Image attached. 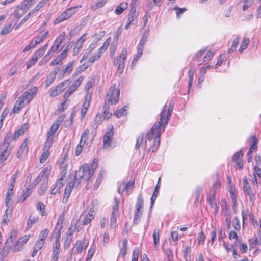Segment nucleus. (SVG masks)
I'll use <instances>...</instances> for the list:
<instances>
[{
	"instance_id": "obj_52",
	"label": "nucleus",
	"mask_w": 261,
	"mask_h": 261,
	"mask_svg": "<svg viewBox=\"0 0 261 261\" xmlns=\"http://www.w3.org/2000/svg\"><path fill=\"white\" fill-rule=\"evenodd\" d=\"M18 230L16 229H13L10 233L9 239L7 240V242H13L17 236Z\"/></svg>"
},
{
	"instance_id": "obj_48",
	"label": "nucleus",
	"mask_w": 261,
	"mask_h": 261,
	"mask_svg": "<svg viewBox=\"0 0 261 261\" xmlns=\"http://www.w3.org/2000/svg\"><path fill=\"white\" fill-rule=\"evenodd\" d=\"M89 134V130L88 129H85L81 136L80 142L82 143V144H85Z\"/></svg>"
},
{
	"instance_id": "obj_39",
	"label": "nucleus",
	"mask_w": 261,
	"mask_h": 261,
	"mask_svg": "<svg viewBox=\"0 0 261 261\" xmlns=\"http://www.w3.org/2000/svg\"><path fill=\"white\" fill-rule=\"evenodd\" d=\"M106 4V0H99L97 2L95 5H92L90 6V8L92 10H95L97 9L100 8L104 6Z\"/></svg>"
},
{
	"instance_id": "obj_43",
	"label": "nucleus",
	"mask_w": 261,
	"mask_h": 261,
	"mask_svg": "<svg viewBox=\"0 0 261 261\" xmlns=\"http://www.w3.org/2000/svg\"><path fill=\"white\" fill-rule=\"evenodd\" d=\"M142 215V213L141 211H136L133 219V224H137L140 221V218Z\"/></svg>"
},
{
	"instance_id": "obj_21",
	"label": "nucleus",
	"mask_w": 261,
	"mask_h": 261,
	"mask_svg": "<svg viewBox=\"0 0 261 261\" xmlns=\"http://www.w3.org/2000/svg\"><path fill=\"white\" fill-rule=\"evenodd\" d=\"M50 170L51 168L50 167L44 168L38 176L42 178V181H48L50 173Z\"/></svg>"
},
{
	"instance_id": "obj_30",
	"label": "nucleus",
	"mask_w": 261,
	"mask_h": 261,
	"mask_svg": "<svg viewBox=\"0 0 261 261\" xmlns=\"http://www.w3.org/2000/svg\"><path fill=\"white\" fill-rule=\"evenodd\" d=\"M49 0H42L36 6V7L32 10V11L30 12L31 15H33L35 12L39 11L41 9L45 6V5L47 4V2H49Z\"/></svg>"
},
{
	"instance_id": "obj_36",
	"label": "nucleus",
	"mask_w": 261,
	"mask_h": 261,
	"mask_svg": "<svg viewBox=\"0 0 261 261\" xmlns=\"http://www.w3.org/2000/svg\"><path fill=\"white\" fill-rule=\"evenodd\" d=\"M32 193V190L30 187H27L23 191L22 194L21 195L19 201L21 202L25 201V200Z\"/></svg>"
},
{
	"instance_id": "obj_7",
	"label": "nucleus",
	"mask_w": 261,
	"mask_h": 261,
	"mask_svg": "<svg viewBox=\"0 0 261 261\" xmlns=\"http://www.w3.org/2000/svg\"><path fill=\"white\" fill-rule=\"evenodd\" d=\"M138 12H136L134 8H132L129 11L127 22L125 25V29L127 30L131 25H135L137 22V18L138 17Z\"/></svg>"
},
{
	"instance_id": "obj_61",
	"label": "nucleus",
	"mask_w": 261,
	"mask_h": 261,
	"mask_svg": "<svg viewBox=\"0 0 261 261\" xmlns=\"http://www.w3.org/2000/svg\"><path fill=\"white\" fill-rule=\"evenodd\" d=\"M233 226L234 229L237 231L239 230L241 228L240 220L237 217L233 220Z\"/></svg>"
},
{
	"instance_id": "obj_57",
	"label": "nucleus",
	"mask_w": 261,
	"mask_h": 261,
	"mask_svg": "<svg viewBox=\"0 0 261 261\" xmlns=\"http://www.w3.org/2000/svg\"><path fill=\"white\" fill-rule=\"evenodd\" d=\"M54 53H54L50 49H49L47 54L42 59V61L44 62V63H45V64L49 61V60L52 57Z\"/></svg>"
},
{
	"instance_id": "obj_25",
	"label": "nucleus",
	"mask_w": 261,
	"mask_h": 261,
	"mask_svg": "<svg viewBox=\"0 0 261 261\" xmlns=\"http://www.w3.org/2000/svg\"><path fill=\"white\" fill-rule=\"evenodd\" d=\"M48 44H45L42 47L38 49L33 56L38 60L45 53L48 47Z\"/></svg>"
},
{
	"instance_id": "obj_53",
	"label": "nucleus",
	"mask_w": 261,
	"mask_h": 261,
	"mask_svg": "<svg viewBox=\"0 0 261 261\" xmlns=\"http://www.w3.org/2000/svg\"><path fill=\"white\" fill-rule=\"evenodd\" d=\"M49 230L45 228L40 231V234H39V240H42L43 241H44V240L46 239L47 238V236L48 234Z\"/></svg>"
},
{
	"instance_id": "obj_8",
	"label": "nucleus",
	"mask_w": 261,
	"mask_h": 261,
	"mask_svg": "<svg viewBox=\"0 0 261 261\" xmlns=\"http://www.w3.org/2000/svg\"><path fill=\"white\" fill-rule=\"evenodd\" d=\"M37 88L36 87H34L25 91L20 97L23 98V101L25 102L29 103L37 93Z\"/></svg>"
},
{
	"instance_id": "obj_9",
	"label": "nucleus",
	"mask_w": 261,
	"mask_h": 261,
	"mask_svg": "<svg viewBox=\"0 0 261 261\" xmlns=\"http://www.w3.org/2000/svg\"><path fill=\"white\" fill-rule=\"evenodd\" d=\"M59 126H60L55 123L51 126L49 130L47 133V140L46 141L47 144V147H48L50 144H53V143L54 141V135L58 129Z\"/></svg>"
},
{
	"instance_id": "obj_35",
	"label": "nucleus",
	"mask_w": 261,
	"mask_h": 261,
	"mask_svg": "<svg viewBox=\"0 0 261 261\" xmlns=\"http://www.w3.org/2000/svg\"><path fill=\"white\" fill-rule=\"evenodd\" d=\"M75 61H73L68 63L66 67L63 71V76H66L69 75L72 70L73 66Z\"/></svg>"
},
{
	"instance_id": "obj_37",
	"label": "nucleus",
	"mask_w": 261,
	"mask_h": 261,
	"mask_svg": "<svg viewBox=\"0 0 261 261\" xmlns=\"http://www.w3.org/2000/svg\"><path fill=\"white\" fill-rule=\"evenodd\" d=\"M127 4L126 3H121L119 6H118L115 11L117 15H120L127 8Z\"/></svg>"
},
{
	"instance_id": "obj_14",
	"label": "nucleus",
	"mask_w": 261,
	"mask_h": 261,
	"mask_svg": "<svg viewBox=\"0 0 261 261\" xmlns=\"http://www.w3.org/2000/svg\"><path fill=\"white\" fill-rule=\"evenodd\" d=\"M87 33L82 35L76 42L75 46L74 47V55H76L79 54L81 49L82 48L84 43L86 40V36Z\"/></svg>"
},
{
	"instance_id": "obj_50",
	"label": "nucleus",
	"mask_w": 261,
	"mask_h": 261,
	"mask_svg": "<svg viewBox=\"0 0 261 261\" xmlns=\"http://www.w3.org/2000/svg\"><path fill=\"white\" fill-rule=\"evenodd\" d=\"M100 58V55L99 54L94 53L88 58V62L92 64L97 61Z\"/></svg>"
},
{
	"instance_id": "obj_58",
	"label": "nucleus",
	"mask_w": 261,
	"mask_h": 261,
	"mask_svg": "<svg viewBox=\"0 0 261 261\" xmlns=\"http://www.w3.org/2000/svg\"><path fill=\"white\" fill-rule=\"evenodd\" d=\"M54 53H54L50 49H49L47 54L42 59V61L44 62V63H45V64L49 61V60L52 57Z\"/></svg>"
},
{
	"instance_id": "obj_3",
	"label": "nucleus",
	"mask_w": 261,
	"mask_h": 261,
	"mask_svg": "<svg viewBox=\"0 0 261 261\" xmlns=\"http://www.w3.org/2000/svg\"><path fill=\"white\" fill-rule=\"evenodd\" d=\"M119 95L120 90L117 84H114L110 88L105 102L107 105H115L119 101Z\"/></svg>"
},
{
	"instance_id": "obj_24",
	"label": "nucleus",
	"mask_w": 261,
	"mask_h": 261,
	"mask_svg": "<svg viewBox=\"0 0 261 261\" xmlns=\"http://www.w3.org/2000/svg\"><path fill=\"white\" fill-rule=\"evenodd\" d=\"M27 11L20 5L17 6L14 12V16L17 20L19 19Z\"/></svg>"
},
{
	"instance_id": "obj_5",
	"label": "nucleus",
	"mask_w": 261,
	"mask_h": 261,
	"mask_svg": "<svg viewBox=\"0 0 261 261\" xmlns=\"http://www.w3.org/2000/svg\"><path fill=\"white\" fill-rule=\"evenodd\" d=\"M114 203L115 204L112 208L110 217V227L112 229H114L116 226L117 218L119 215V199L115 197L114 198Z\"/></svg>"
},
{
	"instance_id": "obj_29",
	"label": "nucleus",
	"mask_w": 261,
	"mask_h": 261,
	"mask_svg": "<svg viewBox=\"0 0 261 261\" xmlns=\"http://www.w3.org/2000/svg\"><path fill=\"white\" fill-rule=\"evenodd\" d=\"M49 0H42L36 6V7L32 10V11L30 12L31 15H33L35 12L39 11L41 9L45 6V5L47 4V2H49Z\"/></svg>"
},
{
	"instance_id": "obj_19",
	"label": "nucleus",
	"mask_w": 261,
	"mask_h": 261,
	"mask_svg": "<svg viewBox=\"0 0 261 261\" xmlns=\"http://www.w3.org/2000/svg\"><path fill=\"white\" fill-rule=\"evenodd\" d=\"M260 234L258 237L252 238L249 240L250 248H256L257 246L261 245V230L259 231Z\"/></svg>"
},
{
	"instance_id": "obj_6",
	"label": "nucleus",
	"mask_w": 261,
	"mask_h": 261,
	"mask_svg": "<svg viewBox=\"0 0 261 261\" xmlns=\"http://www.w3.org/2000/svg\"><path fill=\"white\" fill-rule=\"evenodd\" d=\"M70 84L69 80H65L55 88H51L49 91V95L51 97H56L60 94Z\"/></svg>"
},
{
	"instance_id": "obj_47",
	"label": "nucleus",
	"mask_w": 261,
	"mask_h": 261,
	"mask_svg": "<svg viewBox=\"0 0 261 261\" xmlns=\"http://www.w3.org/2000/svg\"><path fill=\"white\" fill-rule=\"evenodd\" d=\"M93 47L92 46H89L86 49L85 53L84 54L81 60V62H83L88 59L89 55L92 53Z\"/></svg>"
},
{
	"instance_id": "obj_33",
	"label": "nucleus",
	"mask_w": 261,
	"mask_h": 261,
	"mask_svg": "<svg viewBox=\"0 0 261 261\" xmlns=\"http://www.w3.org/2000/svg\"><path fill=\"white\" fill-rule=\"evenodd\" d=\"M36 0H24L21 4L20 6L27 11L32 6L34 5Z\"/></svg>"
},
{
	"instance_id": "obj_28",
	"label": "nucleus",
	"mask_w": 261,
	"mask_h": 261,
	"mask_svg": "<svg viewBox=\"0 0 261 261\" xmlns=\"http://www.w3.org/2000/svg\"><path fill=\"white\" fill-rule=\"evenodd\" d=\"M160 180H161V178H160L159 179V180H158V184L157 185H156L154 189V191H153V194H152V195L151 197V199H150V200H151V207L152 206V205H153L156 198H157V196H158V194L159 193V188H160Z\"/></svg>"
},
{
	"instance_id": "obj_31",
	"label": "nucleus",
	"mask_w": 261,
	"mask_h": 261,
	"mask_svg": "<svg viewBox=\"0 0 261 261\" xmlns=\"http://www.w3.org/2000/svg\"><path fill=\"white\" fill-rule=\"evenodd\" d=\"M44 242L42 240H39L36 242L34 247V251L32 254V257H34L36 255L38 251L42 248V247L44 245Z\"/></svg>"
},
{
	"instance_id": "obj_20",
	"label": "nucleus",
	"mask_w": 261,
	"mask_h": 261,
	"mask_svg": "<svg viewBox=\"0 0 261 261\" xmlns=\"http://www.w3.org/2000/svg\"><path fill=\"white\" fill-rule=\"evenodd\" d=\"M249 141L250 146L249 151L250 152H253L257 149L258 140L255 135H252L249 139Z\"/></svg>"
},
{
	"instance_id": "obj_1",
	"label": "nucleus",
	"mask_w": 261,
	"mask_h": 261,
	"mask_svg": "<svg viewBox=\"0 0 261 261\" xmlns=\"http://www.w3.org/2000/svg\"><path fill=\"white\" fill-rule=\"evenodd\" d=\"M167 105L166 104L162 111L160 114V121L158 123L155 124L151 128L150 132H148L146 136V138L150 140L154 137L152 152H155L157 149L160 143V136L162 130L164 131L166 125L167 124L170 120V118L173 111V105L170 103L167 113L166 115V118L164 119L165 116V112L166 109Z\"/></svg>"
},
{
	"instance_id": "obj_13",
	"label": "nucleus",
	"mask_w": 261,
	"mask_h": 261,
	"mask_svg": "<svg viewBox=\"0 0 261 261\" xmlns=\"http://www.w3.org/2000/svg\"><path fill=\"white\" fill-rule=\"evenodd\" d=\"M66 172L65 170L64 169L62 171V174H63L62 176L61 177V178L57 182L55 186L53 189H51L50 191V194L52 195H55L57 193H58L60 192V189L63 186V183L62 182V180L63 177H65V174Z\"/></svg>"
},
{
	"instance_id": "obj_27",
	"label": "nucleus",
	"mask_w": 261,
	"mask_h": 261,
	"mask_svg": "<svg viewBox=\"0 0 261 261\" xmlns=\"http://www.w3.org/2000/svg\"><path fill=\"white\" fill-rule=\"evenodd\" d=\"M82 217H84V218L83 224L84 225H87L89 224L94 218V211H90L86 217L82 215L80 218L81 219Z\"/></svg>"
},
{
	"instance_id": "obj_45",
	"label": "nucleus",
	"mask_w": 261,
	"mask_h": 261,
	"mask_svg": "<svg viewBox=\"0 0 261 261\" xmlns=\"http://www.w3.org/2000/svg\"><path fill=\"white\" fill-rule=\"evenodd\" d=\"M240 42L239 37H236L233 41L230 49L229 50V53L233 52L236 48Z\"/></svg>"
},
{
	"instance_id": "obj_12",
	"label": "nucleus",
	"mask_w": 261,
	"mask_h": 261,
	"mask_svg": "<svg viewBox=\"0 0 261 261\" xmlns=\"http://www.w3.org/2000/svg\"><path fill=\"white\" fill-rule=\"evenodd\" d=\"M74 187V184H72V182H70L69 184L66 186L64 191V195L62 199L63 203L66 204L67 203L68 199L70 197V194Z\"/></svg>"
},
{
	"instance_id": "obj_22",
	"label": "nucleus",
	"mask_w": 261,
	"mask_h": 261,
	"mask_svg": "<svg viewBox=\"0 0 261 261\" xmlns=\"http://www.w3.org/2000/svg\"><path fill=\"white\" fill-rule=\"evenodd\" d=\"M47 142L45 143V145L44 148L43 152L42 153L40 158V162L41 163H43L48 158L50 155V152L49 151L50 148L52 144H50V145L47 147Z\"/></svg>"
},
{
	"instance_id": "obj_51",
	"label": "nucleus",
	"mask_w": 261,
	"mask_h": 261,
	"mask_svg": "<svg viewBox=\"0 0 261 261\" xmlns=\"http://www.w3.org/2000/svg\"><path fill=\"white\" fill-rule=\"evenodd\" d=\"M111 105H107L106 102H105V105L103 106V117L105 119H109L111 115V114H109V107Z\"/></svg>"
},
{
	"instance_id": "obj_56",
	"label": "nucleus",
	"mask_w": 261,
	"mask_h": 261,
	"mask_svg": "<svg viewBox=\"0 0 261 261\" xmlns=\"http://www.w3.org/2000/svg\"><path fill=\"white\" fill-rule=\"evenodd\" d=\"M37 60L35 58L33 55L31 58L27 62V69H28L31 68L32 66L35 64L37 62Z\"/></svg>"
},
{
	"instance_id": "obj_23",
	"label": "nucleus",
	"mask_w": 261,
	"mask_h": 261,
	"mask_svg": "<svg viewBox=\"0 0 261 261\" xmlns=\"http://www.w3.org/2000/svg\"><path fill=\"white\" fill-rule=\"evenodd\" d=\"M41 42V40L38 37L34 38V40H32L23 50V52H27L31 49L35 48L38 44Z\"/></svg>"
},
{
	"instance_id": "obj_17",
	"label": "nucleus",
	"mask_w": 261,
	"mask_h": 261,
	"mask_svg": "<svg viewBox=\"0 0 261 261\" xmlns=\"http://www.w3.org/2000/svg\"><path fill=\"white\" fill-rule=\"evenodd\" d=\"M87 246V243L85 240H77L74 246L75 252L80 254Z\"/></svg>"
},
{
	"instance_id": "obj_34",
	"label": "nucleus",
	"mask_w": 261,
	"mask_h": 261,
	"mask_svg": "<svg viewBox=\"0 0 261 261\" xmlns=\"http://www.w3.org/2000/svg\"><path fill=\"white\" fill-rule=\"evenodd\" d=\"M127 241L126 239L122 240V247L120 248V255L124 258L127 253Z\"/></svg>"
},
{
	"instance_id": "obj_40",
	"label": "nucleus",
	"mask_w": 261,
	"mask_h": 261,
	"mask_svg": "<svg viewBox=\"0 0 261 261\" xmlns=\"http://www.w3.org/2000/svg\"><path fill=\"white\" fill-rule=\"evenodd\" d=\"M143 205V199L141 194H139L138 198L136 204V211H140V208L142 207Z\"/></svg>"
},
{
	"instance_id": "obj_59",
	"label": "nucleus",
	"mask_w": 261,
	"mask_h": 261,
	"mask_svg": "<svg viewBox=\"0 0 261 261\" xmlns=\"http://www.w3.org/2000/svg\"><path fill=\"white\" fill-rule=\"evenodd\" d=\"M54 53H54L50 49H49L47 54L42 59V61L44 62V63H45V64L49 61V60L52 57Z\"/></svg>"
},
{
	"instance_id": "obj_15",
	"label": "nucleus",
	"mask_w": 261,
	"mask_h": 261,
	"mask_svg": "<svg viewBox=\"0 0 261 261\" xmlns=\"http://www.w3.org/2000/svg\"><path fill=\"white\" fill-rule=\"evenodd\" d=\"M58 71L59 69L55 70L54 71L51 72L47 76L45 84V88H47L52 84L56 77V75L58 74Z\"/></svg>"
},
{
	"instance_id": "obj_64",
	"label": "nucleus",
	"mask_w": 261,
	"mask_h": 261,
	"mask_svg": "<svg viewBox=\"0 0 261 261\" xmlns=\"http://www.w3.org/2000/svg\"><path fill=\"white\" fill-rule=\"evenodd\" d=\"M61 43L60 42H58V40L55 39L54 44H53L52 46L49 49H50L54 53H55L59 49V46L61 45Z\"/></svg>"
},
{
	"instance_id": "obj_2",
	"label": "nucleus",
	"mask_w": 261,
	"mask_h": 261,
	"mask_svg": "<svg viewBox=\"0 0 261 261\" xmlns=\"http://www.w3.org/2000/svg\"><path fill=\"white\" fill-rule=\"evenodd\" d=\"M95 169V167L94 164L82 165L78 171H76L71 182L74 184V186H77L84 179L87 182H89L94 175Z\"/></svg>"
},
{
	"instance_id": "obj_54",
	"label": "nucleus",
	"mask_w": 261,
	"mask_h": 261,
	"mask_svg": "<svg viewBox=\"0 0 261 261\" xmlns=\"http://www.w3.org/2000/svg\"><path fill=\"white\" fill-rule=\"evenodd\" d=\"M31 14L29 13L21 21L18 23L15 27V30H16L18 28H19L23 23H24L31 16Z\"/></svg>"
},
{
	"instance_id": "obj_32",
	"label": "nucleus",
	"mask_w": 261,
	"mask_h": 261,
	"mask_svg": "<svg viewBox=\"0 0 261 261\" xmlns=\"http://www.w3.org/2000/svg\"><path fill=\"white\" fill-rule=\"evenodd\" d=\"M153 244L156 247L160 242V229L158 227H155L153 232Z\"/></svg>"
},
{
	"instance_id": "obj_10",
	"label": "nucleus",
	"mask_w": 261,
	"mask_h": 261,
	"mask_svg": "<svg viewBox=\"0 0 261 261\" xmlns=\"http://www.w3.org/2000/svg\"><path fill=\"white\" fill-rule=\"evenodd\" d=\"M64 219L65 217L64 214L59 215L54 230V232L56 233V235L58 236V238L60 237L61 230L63 228V223Z\"/></svg>"
},
{
	"instance_id": "obj_41",
	"label": "nucleus",
	"mask_w": 261,
	"mask_h": 261,
	"mask_svg": "<svg viewBox=\"0 0 261 261\" xmlns=\"http://www.w3.org/2000/svg\"><path fill=\"white\" fill-rule=\"evenodd\" d=\"M48 181H42L39 189L38 190V193L40 195H43L45 194L47 189Z\"/></svg>"
},
{
	"instance_id": "obj_63",
	"label": "nucleus",
	"mask_w": 261,
	"mask_h": 261,
	"mask_svg": "<svg viewBox=\"0 0 261 261\" xmlns=\"http://www.w3.org/2000/svg\"><path fill=\"white\" fill-rule=\"evenodd\" d=\"M127 55V50L126 48H123L122 50L121 54L119 56V62L123 61L125 62Z\"/></svg>"
},
{
	"instance_id": "obj_55",
	"label": "nucleus",
	"mask_w": 261,
	"mask_h": 261,
	"mask_svg": "<svg viewBox=\"0 0 261 261\" xmlns=\"http://www.w3.org/2000/svg\"><path fill=\"white\" fill-rule=\"evenodd\" d=\"M84 80L83 76H80L77 80H76L71 85V86L76 89L81 84Z\"/></svg>"
},
{
	"instance_id": "obj_42",
	"label": "nucleus",
	"mask_w": 261,
	"mask_h": 261,
	"mask_svg": "<svg viewBox=\"0 0 261 261\" xmlns=\"http://www.w3.org/2000/svg\"><path fill=\"white\" fill-rule=\"evenodd\" d=\"M13 190L12 188H9L7 190L6 196L5 197V205L6 206H8V203L11 199L13 195Z\"/></svg>"
},
{
	"instance_id": "obj_26",
	"label": "nucleus",
	"mask_w": 261,
	"mask_h": 261,
	"mask_svg": "<svg viewBox=\"0 0 261 261\" xmlns=\"http://www.w3.org/2000/svg\"><path fill=\"white\" fill-rule=\"evenodd\" d=\"M243 190L246 195H248L250 193L253 192L246 177L243 179Z\"/></svg>"
},
{
	"instance_id": "obj_44",
	"label": "nucleus",
	"mask_w": 261,
	"mask_h": 261,
	"mask_svg": "<svg viewBox=\"0 0 261 261\" xmlns=\"http://www.w3.org/2000/svg\"><path fill=\"white\" fill-rule=\"evenodd\" d=\"M91 96L90 94H86L85 97V100L83 103V108L88 110L90 103Z\"/></svg>"
},
{
	"instance_id": "obj_46",
	"label": "nucleus",
	"mask_w": 261,
	"mask_h": 261,
	"mask_svg": "<svg viewBox=\"0 0 261 261\" xmlns=\"http://www.w3.org/2000/svg\"><path fill=\"white\" fill-rule=\"evenodd\" d=\"M249 43V39L248 38H244L239 49L240 52H243L248 46Z\"/></svg>"
},
{
	"instance_id": "obj_11",
	"label": "nucleus",
	"mask_w": 261,
	"mask_h": 261,
	"mask_svg": "<svg viewBox=\"0 0 261 261\" xmlns=\"http://www.w3.org/2000/svg\"><path fill=\"white\" fill-rule=\"evenodd\" d=\"M11 149L8 143H5L4 148L0 151V163H4L10 153Z\"/></svg>"
},
{
	"instance_id": "obj_60",
	"label": "nucleus",
	"mask_w": 261,
	"mask_h": 261,
	"mask_svg": "<svg viewBox=\"0 0 261 261\" xmlns=\"http://www.w3.org/2000/svg\"><path fill=\"white\" fill-rule=\"evenodd\" d=\"M54 53H54L50 49H49L47 54L42 59V61L44 62V63H45V64L49 61V60L52 57Z\"/></svg>"
},
{
	"instance_id": "obj_38",
	"label": "nucleus",
	"mask_w": 261,
	"mask_h": 261,
	"mask_svg": "<svg viewBox=\"0 0 261 261\" xmlns=\"http://www.w3.org/2000/svg\"><path fill=\"white\" fill-rule=\"evenodd\" d=\"M127 114V107L124 106L122 108L116 111L114 113L115 116L117 118H120L123 116L126 115Z\"/></svg>"
},
{
	"instance_id": "obj_18",
	"label": "nucleus",
	"mask_w": 261,
	"mask_h": 261,
	"mask_svg": "<svg viewBox=\"0 0 261 261\" xmlns=\"http://www.w3.org/2000/svg\"><path fill=\"white\" fill-rule=\"evenodd\" d=\"M24 104L25 102L23 101V98L19 97L13 107L11 113H18L21 110V108L24 106Z\"/></svg>"
},
{
	"instance_id": "obj_62",
	"label": "nucleus",
	"mask_w": 261,
	"mask_h": 261,
	"mask_svg": "<svg viewBox=\"0 0 261 261\" xmlns=\"http://www.w3.org/2000/svg\"><path fill=\"white\" fill-rule=\"evenodd\" d=\"M139 254V250L138 247H135L133 250L132 261H138Z\"/></svg>"
},
{
	"instance_id": "obj_49",
	"label": "nucleus",
	"mask_w": 261,
	"mask_h": 261,
	"mask_svg": "<svg viewBox=\"0 0 261 261\" xmlns=\"http://www.w3.org/2000/svg\"><path fill=\"white\" fill-rule=\"evenodd\" d=\"M96 251V246L94 244L91 245L89 250L87 256L88 259H91Z\"/></svg>"
},
{
	"instance_id": "obj_4",
	"label": "nucleus",
	"mask_w": 261,
	"mask_h": 261,
	"mask_svg": "<svg viewBox=\"0 0 261 261\" xmlns=\"http://www.w3.org/2000/svg\"><path fill=\"white\" fill-rule=\"evenodd\" d=\"M81 7V6H78L66 9L55 20L54 24L56 25L63 21L68 20L74 15Z\"/></svg>"
},
{
	"instance_id": "obj_16",
	"label": "nucleus",
	"mask_w": 261,
	"mask_h": 261,
	"mask_svg": "<svg viewBox=\"0 0 261 261\" xmlns=\"http://www.w3.org/2000/svg\"><path fill=\"white\" fill-rule=\"evenodd\" d=\"M113 133L114 131L113 128L110 129L106 133L103 138V141L105 146L109 147L110 145Z\"/></svg>"
}]
</instances>
